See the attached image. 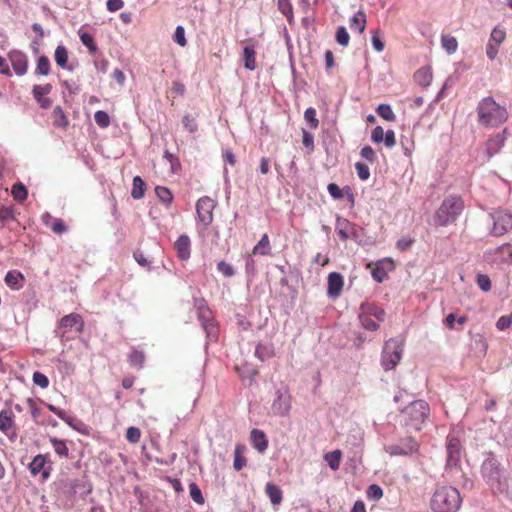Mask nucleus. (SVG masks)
Masks as SVG:
<instances>
[{
  "label": "nucleus",
  "mask_w": 512,
  "mask_h": 512,
  "mask_svg": "<svg viewBox=\"0 0 512 512\" xmlns=\"http://www.w3.org/2000/svg\"><path fill=\"white\" fill-rule=\"evenodd\" d=\"M493 219L492 234L502 236L512 229V214L505 210H496L491 214Z\"/></svg>",
  "instance_id": "1a4fd4ad"
},
{
  "label": "nucleus",
  "mask_w": 512,
  "mask_h": 512,
  "mask_svg": "<svg viewBox=\"0 0 512 512\" xmlns=\"http://www.w3.org/2000/svg\"><path fill=\"white\" fill-rule=\"evenodd\" d=\"M251 445L260 453H264L268 448V439L265 433L259 429H253L250 434Z\"/></svg>",
  "instance_id": "412c9836"
},
{
  "label": "nucleus",
  "mask_w": 512,
  "mask_h": 512,
  "mask_svg": "<svg viewBox=\"0 0 512 512\" xmlns=\"http://www.w3.org/2000/svg\"><path fill=\"white\" fill-rule=\"evenodd\" d=\"M53 125L61 128H66L69 121L61 107L57 106L52 112Z\"/></svg>",
  "instance_id": "473e14b6"
},
{
  "label": "nucleus",
  "mask_w": 512,
  "mask_h": 512,
  "mask_svg": "<svg viewBox=\"0 0 512 512\" xmlns=\"http://www.w3.org/2000/svg\"><path fill=\"white\" fill-rule=\"evenodd\" d=\"M477 284L479 288L485 292L491 289V281L487 275L479 274L477 276Z\"/></svg>",
  "instance_id": "e2e57ef3"
},
{
  "label": "nucleus",
  "mask_w": 512,
  "mask_h": 512,
  "mask_svg": "<svg viewBox=\"0 0 512 512\" xmlns=\"http://www.w3.org/2000/svg\"><path fill=\"white\" fill-rule=\"evenodd\" d=\"M353 225L347 219L337 218L336 220V233L340 240L343 242L347 241L353 231Z\"/></svg>",
  "instance_id": "5701e85b"
},
{
  "label": "nucleus",
  "mask_w": 512,
  "mask_h": 512,
  "mask_svg": "<svg viewBox=\"0 0 512 512\" xmlns=\"http://www.w3.org/2000/svg\"><path fill=\"white\" fill-rule=\"evenodd\" d=\"M144 361H145V356L142 351L133 350L129 354V363H130V365H132L134 367L141 368L144 364Z\"/></svg>",
  "instance_id": "de8ad7c7"
},
{
  "label": "nucleus",
  "mask_w": 512,
  "mask_h": 512,
  "mask_svg": "<svg viewBox=\"0 0 512 512\" xmlns=\"http://www.w3.org/2000/svg\"><path fill=\"white\" fill-rule=\"evenodd\" d=\"M14 425V414L11 410L0 412V431L7 433Z\"/></svg>",
  "instance_id": "c756f323"
},
{
  "label": "nucleus",
  "mask_w": 512,
  "mask_h": 512,
  "mask_svg": "<svg viewBox=\"0 0 512 512\" xmlns=\"http://www.w3.org/2000/svg\"><path fill=\"white\" fill-rule=\"evenodd\" d=\"M50 443L53 446L54 452L61 458L69 457V448L67 446V441L58 439L55 437L50 438Z\"/></svg>",
  "instance_id": "7c9ffc66"
},
{
  "label": "nucleus",
  "mask_w": 512,
  "mask_h": 512,
  "mask_svg": "<svg viewBox=\"0 0 512 512\" xmlns=\"http://www.w3.org/2000/svg\"><path fill=\"white\" fill-rule=\"evenodd\" d=\"M183 126L190 133H194L198 129V124L196 122V118L190 114H187L182 119Z\"/></svg>",
  "instance_id": "5fc2aeb1"
},
{
  "label": "nucleus",
  "mask_w": 512,
  "mask_h": 512,
  "mask_svg": "<svg viewBox=\"0 0 512 512\" xmlns=\"http://www.w3.org/2000/svg\"><path fill=\"white\" fill-rule=\"evenodd\" d=\"M342 458V452L340 450H334L324 455L325 461L328 463L332 470H338Z\"/></svg>",
  "instance_id": "f704fd0d"
},
{
  "label": "nucleus",
  "mask_w": 512,
  "mask_h": 512,
  "mask_svg": "<svg viewBox=\"0 0 512 512\" xmlns=\"http://www.w3.org/2000/svg\"><path fill=\"white\" fill-rule=\"evenodd\" d=\"M278 9L287 18L291 24L293 22V7L290 0H277Z\"/></svg>",
  "instance_id": "a19ab883"
},
{
  "label": "nucleus",
  "mask_w": 512,
  "mask_h": 512,
  "mask_svg": "<svg viewBox=\"0 0 512 512\" xmlns=\"http://www.w3.org/2000/svg\"><path fill=\"white\" fill-rule=\"evenodd\" d=\"M9 60L13 70L18 76H22L27 73L28 58L26 54L18 50H13L9 53Z\"/></svg>",
  "instance_id": "4468645a"
},
{
  "label": "nucleus",
  "mask_w": 512,
  "mask_h": 512,
  "mask_svg": "<svg viewBox=\"0 0 512 512\" xmlns=\"http://www.w3.org/2000/svg\"><path fill=\"white\" fill-rule=\"evenodd\" d=\"M350 27L352 30H357L359 33H363L366 28V14L363 11H358L350 19Z\"/></svg>",
  "instance_id": "2f4dec72"
},
{
  "label": "nucleus",
  "mask_w": 512,
  "mask_h": 512,
  "mask_svg": "<svg viewBox=\"0 0 512 512\" xmlns=\"http://www.w3.org/2000/svg\"><path fill=\"white\" fill-rule=\"evenodd\" d=\"M217 269L221 272L225 277H232L234 275V269L232 265L225 261H219L217 264Z\"/></svg>",
  "instance_id": "052dcab7"
},
{
  "label": "nucleus",
  "mask_w": 512,
  "mask_h": 512,
  "mask_svg": "<svg viewBox=\"0 0 512 512\" xmlns=\"http://www.w3.org/2000/svg\"><path fill=\"white\" fill-rule=\"evenodd\" d=\"M173 39L181 47L186 46L187 40L185 38V30L182 26L176 27Z\"/></svg>",
  "instance_id": "bf43d9fd"
},
{
  "label": "nucleus",
  "mask_w": 512,
  "mask_h": 512,
  "mask_svg": "<svg viewBox=\"0 0 512 512\" xmlns=\"http://www.w3.org/2000/svg\"><path fill=\"white\" fill-rule=\"evenodd\" d=\"M174 247L177 252V256L181 260H188L191 254V241L187 235H181L175 242Z\"/></svg>",
  "instance_id": "aec40b11"
},
{
  "label": "nucleus",
  "mask_w": 512,
  "mask_h": 512,
  "mask_svg": "<svg viewBox=\"0 0 512 512\" xmlns=\"http://www.w3.org/2000/svg\"><path fill=\"white\" fill-rule=\"evenodd\" d=\"M505 38L506 31L504 28L497 26L492 30L486 46V55L490 60H494L497 57L499 47L504 42Z\"/></svg>",
  "instance_id": "ddd939ff"
},
{
  "label": "nucleus",
  "mask_w": 512,
  "mask_h": 512,
  "mask_svg": "<svg viewBox=\"0 0 512 512\" xmlns=\"http://www.w3.org/2000/svg\"><path fill=\"white\" fill-rule=\"evenodd\" d=\"M94 120L96 124L101 128H106L110 125V117L109 115L102 110L95 112Z\"/></svg>",
  "instance_id": "603ef678"
},
{
  "label": "nucleus",
  "mask_w": 512,
  "mask_h": 512,
  "mask_svg": "<svg viewBox=\"0 0 512 512\" xmlns=\"http://www.w3.org/2000/svg\"><path fill=\"white\" fill-rule=\"evenodd\" d=\"M336 41L341 46H348L350 41V36L344 26H340L336 31Z\"/></svg>",
  "instance_id": "8fccbe9b"
},
{
  "label": "nucleus",
  "mask_w": 512,
  "mask_h": 512,
  "mask_svg": "<svg viewBox=\"0 0 512 512\" xmlns=\"http://www.w3.org/2000/svg\"><path fill=\"white\" fill-rule=\"evenodd\" d=\"M52 90L51 84H45V85H34L32 89V94L37 101V103L42 108H49L52 105V100L50 98L45 97L48 95Z\"/></svg>",
  "instance_id": "f3484780"
},
{
  "label": "nucleus",
  "mask_w": 512,
  "mask_h": 512,
  "mask_svg": "<svg viewBox=\"0 0 512 512\" xmlns=\"http://www.w3.org/2000/svg\"><path fill=\"white\" fill-rule=\"evenodd\" d=\"M215 206L216 202L208 196H203L197 201L196 212L198 219L205 228L213 221V210Z\"/></svg>",
  "instance_id": "9d476101"
},
{
  "label": "nucleus",
  "mask_w": 512,
  "mask_h": 512,
  "mask_svg": "<svg viewBox=\"0 0 512 512\" xmlns=\"http://www.w3.org/2000/svg\"><path fill=\"white\" fill-rule=\"evenodd\" d=\"M141 438V431L137 427H129L126 431V439L130 443H138Z\"/></svg>",
  "instance_id": "13d9d810"
},
{
  "label": "nucleus",
  "mask_w": 512,
  "mask_h": 512,
  "mask_svg": "<svg viewBox=\"0 0 512 512\" xmlns=\"http://www.w3.org/2000/svg\"><path fill=\"white\" fill-rule=\"evenodd\" d=\"M245 451H246V446L244 444H241V443L236 444L235 450H234V461H233V468L236 471H240L247 464V460L244 457Z\"/></svg>",
  "instance_id": "a878e982"
},
{
  "label": "nucleus",
  "mask_w": 512,
  "mask_h": 512,
  "mask_svg": "<svg viewBox=\"0 0 512 512\" xmlns=\"http://www.w3.org/2000/svg\"><path fill=\"white\" fill-rule=\"evenodd\" d=\"M78 486L79 483L76 479H61L58 483V493L64 495L65 497L71 498L76 494Z\"/></svg>",
  "instance_id": "4be33fe9"
},
{
  "label": "nucleus",
  "mask_w": 512,
  "mask_h": 512,
  "mask_svg": "<svg viewBox=\"0 0 512 512\" xmlns=\"http://www.w3.org/2000/svg\"><path fill=\"white\" fill-rule=\"evenodd\" d=\"M11 194L13 198L18 202H24L28 197L27 188L22 183H15L12 186Z\"/></svg>",
  "instance_id": "58836bf2"
},
{
  "label": "nucleus",
  "mask_w": 512,
  "mask_h": 512,
  "mask_svg": "<svg viewBox=\"0 0 512 512\" xmlns=\"http://www.w3.org/2000/svg\"><path fill=\"white\" fill-rule=\"evenodd\" d=\"M344 286L343 276L338 272H331L328 275L327 295L329 298H337L340 296Z\"/></svg>",
  "instance_id": "dca6fc26"
},
{
  "label": "nucleus",
  "mask_w": 512,
  "mask_h": 512,
  "mask_svg": "<svg viewBox=\"0 0 512 512\" xmlns=\"http://www.w3.org/2000/svg\"><path fill=\"white\" fill-rule=\"evenodd\" d=\"M47 456L46 455H36L32 462L29 464V469L32 475H37L42 473V478L45 480L50 475V469H46Z\"/></svg>",
  "instance_id": "6ab92c4d"
},
{
  "label": "nucleus",
  "mask_w": 512,
  "mask_h": 512,
  "mask_svg": "<svg viewBox=\"0 0 512 512\" xmlns=\"http://www.w3.org/2000/svg\"><path fill=\"white\" fill-rule=\"evenodd\" d=\"M476 111L478 122L484 126L497 127L508 119L506 107L497 103L491 96L481 99Z\"/></svg>",
  "instance_id": "f257e3e1"
},
{
  "label": "nucleus",
  "mask_w": 512,
  "mask_h": 512,
  "mask_svg": "<svg viewBox=\"0 0 512 512\" xmlns=\"http://www.w3.org/2000/svg\"><path fill=\"white\" fill-rule=\"evenodd\" d=\"M432 78V71L429 67H422L414 74L415 82L423 87L430 85Z\"/></svg>",
  "instance_id": "c85d7f7f"
},
{
  "label": "nucleus",
  "mask_w": 512,
  "mask_h": 512,
  "mask_svg": "<svg viewBox=\"0 0 512 512\" xmlns=\"http://www.w3.org/2000/svg\"><path fill=\"white\" fill-rule=\"evenodd\" d=\"M51 69V64L47 56L42 55L37 60L35 73L38 75H48Z\"/></svg>",
  "instance_id": "37998d69"
},
{
  "label": "nucleus",
  "mask_w": 512,
  "mask_h": 512,
  "mask_svg": "<svg viewBox=\"0 0 512 512\" xmlns=\"http://www.w3.org/2000/svg\"><path fill=\"white\" fill-rule=\"evenodd\" d=\"M79 36L82 44L89 50V53L95 54L98 50V47L95 43L94 37L82 29L79 31Z\"/></svg>",
  "instance_id": "c9c22d12"
},
{
  "label": "nucleus",
  "mask_w": 512,
  "mask_h": 512,
  "mask_svg": "<svg viewBox=\"0 0 512 512\" xmlns=\"http://www.w3.org/2000/svg\"><path fill=\"white\" fill-rule=\"evenodd\" d=\"M493 261H499L501 263H508L512 260V246L509 243H505L493 250L488 252Z\"/></svg>",
  "instance_id": "a211bd4d"
},
{
  "label": "nucleus",
  "mask_w": 512,
  "mask_h": 512,
  "mask_svg": "<svg viewBox=\"0 0 512 512\" xmlns=\"http://www.w3.org/2000/svg\"><path fill=\"white\" fill-rule=\"evenodd\" d=\"M461 457V442L454 435L447 437V462L449 465H456Z\"/></svg>",
  "instance_id": "2eb2a0df"
},
{
  "label": "nucleus",
  "mask_w": 512,
  "mask_h": 512,
  "mask_svg": "<svg viewBox=\"0 0 512 512\" xmlns=\"http://www.w3.org/2000/svg\"><path fill=\"white\" fill-rule=\"evenodd\" d=\"M441 44L448 54H453L458 49L457 39L450 35H443L441 37Z\"/></svg>",
  "instance_id": "ea45409f"
},
{
  "label": "nucleus",
  "mask_w": 512,
  "mask_h": 512,
  "mask_svg": "<svg viewBox=\"0 0 512 512\" xmlns=\"http://www.w3.org/2000/svg\"><path fill=\"white\" fill-rule=\"evenodd\" d=\"M360 155L362 158L366 159L371 163L376 161V153L370 146H364L360 151Z\"/></svg>",
  "instance_id": "680f3d73"
},
{
  "label": "nucleus",
  "mask_w": 512,
  "mask_h": 512,
  "mask_svg": "<svg viewBox=\"0 0 512 512\" xmlns=\"http://www.w3.org/2000/svg\"><path fill=\"white\" fill-rule=\"evenodd\" d=\"M50 229L58 235L63 234L68 230L63 220L59 218H57L54 223L50 225Z\"/></svg>",
  "instance_id": "69168bd1"
},
{
  "label": "nucleus",
  "mask_w": 512,
  "mask_h": 512,
  "mask_svg": "<svg viewBox=\"0 0 512 512\" xmlns=\"http://www.w3.org/2000/svg\"><path fill=\"white\" fill-rule=\"evenodd\" d=\"M464 208L460 197L450 196L444 199L435 214V221L440 226H447L453 223L461 214Z\"/></svg>",
  "instance_id": "20e7f679"
},
{
  "label": "nucleus",
  "mask_w": 512,
  "mask_h": 512,
  "mask_svg": "<svg viewBox=\"0 0 512 512\" xmlns=\"http://www.w3.org/2000/svg\"><path fill=\"white\" fill-rule=\"evenodd\" d=\"M189 493L190 497L193 499L194 502H196L199 505L204 504L205 499L202 495L199 486L196 483L192 482L189 484Z\"/></svg>",
  "instance_id": "49530a36"
},
{
  "label": "nucleus",
  "mask_w": 512,
  "mask_h": 512,
  "mask_svg": "<svg viewBox=\"0 0 512 512\" xmlns=\"http://www.w3.org/2000/svg\"><path fill=\"white\" fill-rule=\"evenodd\" d=\"M403 413L406 417L405 424L418 431L429 415V405L423 400H417L412 402Z\"/></svg>",
  "instance_id": "423d86ee"
},
{
  "label": "nucleus",
  "mask_w": 512,
  "mask_h": 512,
  "mask_svg": "<svg viewBox=\"0 0 512 512\" xmlns=\"http://www.w3.org/2000/svg\"><path fill=\"white\" fill-rule=\"evenodd\" d=\"M460 492L452 486H440L434 491L430 506L434 512H457L461 506Z\"/></svg>",
  "instance_id": "f03ea898"
},
{
  "label": "nucleus",
  "mask_w": 512,
  "mask_h": 512,
  "mask_svg": "<svg viewBox=\"0 0 512 512\" xmlns=\"http://www.w3.org/2000/svg\"><path fill=\"white\" fill-rule=\"evenodd\" d=\"M55 61L56 64L61 68H66L68 62V50L65 46L59 45L55 49Z\"/></svg>",
  "instance_id": "4c0bfd02"
},
{
  "label": "nucleus",
  "mask_w": 512,
  "mask_h": 512,
  "mask_svg": "<svg viewBox=\"0 0 512 512\" xmlns=\"http://www.w3.org/2000/svg\"><path fill=\"white\" fill-rule=\"evenodd\" d=\"M244 66L248 70L256 69V51L254 45L247 44L243 50Z\"/></svg>",
  "instance_id": "cd10ccee"
},
{
  "label": "nucleus",
  "mask_w": 512,
  "mask_h": 512,
  "mask_svg": "<svg viewBox=\"0 0 512 512\" xmlns=\"http://www.w3.org/2000/svg\"><path fill=\"white\" fill-rule=\"evenodd\" d=\"M145 182L142 180L140 176H135L133 178V187L131 191V196L134 199H141L145 193Z\"/></svg>",
  "instance_id": "e433bc0d"
},
{
  "label": "nucleus",
  "mask_w": 512,
  "mask_h": 512,
  "mask_svg": "<svg viewBox=\"0 0 512 512\" xmlns=\"http://www.w3.org/2000/svg\"><path fill=\"white\" fill-rule=\"evenodd\" d=\"M371 274H372L373 279L375 281H377L378 283L383 282L387 278L386 271L384 270V268H382L380 266H376L375 268H373Z\"/></svg>",
  "instance_id": "338daca9"
},
{
  "label": "nucleus",
  "mask_w": 512,
  "mask_h": 512,
  "mask_svg": "<svg viewBox=\"0 0 512 512\" xmlns=\"http://www.w3.org/2000/svg\"><path fill=\"white\" fill-rule=\"evenodd\" d=\"M482 473L487 483L495 492H506L508 490V477L505 469L493 459L483 463Z\"/></svg>",
  "instance_id": "7ed1b4c3"
},
{
  "label": "nucleus",
  "mask_w": 512,
  "mask_h": 512,
  "mask_svg": "<svg viewBox=\"0 0 512 512\" xmlns=\"http://www.w3.org/2000/svg\"><path fill=\"white\" fill-rule=\"evenodd\" d=\"M73 327H76L78 333H82L84 330V320L78 313H70L63 316L58 322L56 334L61 338V340H67L68 337H66V334Z\"/></svg>",
  "instance_id": "6e6552de"
},
{
  "label": "nucleus",
  "mask_w": 512,
  "mask_h": 512,
  "mask_svg": "<svg viewBox=\"0 0 512 512\" xmlns=\"http://www.w3.org/2000/svg\"><path fill=\"white\" fill-rule=\"evenodd\" d=\"M378 115L387 121H394L396 116L388 104H380L376 109Z\"/></svg>",
  "instance_id": "a18cd8bd"
},
{
  "label": "nucleus",
  "mask_w": 512,
  "mask_h": 512,
  "mask_svg": "<svg viewBox=\"0 0 512 512\" xmlns=\"http://www.w3.org/2000/svg\"><path fill=\"white\" fill-rule=\"evenodd\" d=\"M360 309L359 320L362 327L369 331H376L379 323L384 321L385 311L374 303H364Z\"/></svg>",
  "instance_id": "39448f33"
},
{
  "label": "nucleus",
  "mask_w": 512,
  "mask_h": 512,
  "mask_svg": "<svg viewBox=\"0 0 512 512\" xmlns=\"http://www.w3.org/2000/svg\"><path fill=\"white\" fill-rule=\"evenodd\" d=\"M503 145H504V138L500 134H497V135L491 137L490 139H488L486 142L487 157L491 158L492 156L497 154L501 150Z\"/></svg>",
  "instance_id": "393cba45"
},
{
  "label": "nucleus",
  "mask_w": 512,
  "mask_h": 512,
  "mask_svg": "<svg viewBox=\"0 0 512 512\" xmlns=\"http://www.w3.org/2000/svg\"><path fill=\"white\" fill-rule=\"evenodd\" d=\"M512 323V316L511 315H504L501 316L498 321L496 322V327L498 330L503 331L507 329Z\"/></svg>",
  "instance_id": "774afa93"
},
{
  "label": "nucleus",
  "mask_w": 512,
  "mask_h": 512,
  "mask_svg": "<svg viewBox=\"0 0 512 512\" xmlns=\"http://www.w3.org/2000/svg\"><path fill=\"white\" fill-rule=\"evenodd\" d=\"M274 415L286 416L291 410V395L288 390H277L276 397L271 405Z\"/></svg>",
  "instance_id": "f8f14e48"
},
{
  "label": "nucleus",
  "mask_w": 512,
  "mask_h": 512,
  "mask_svg": "<svg viewBox=\"0 0 512 512\" xmlns=\"http://www.w3.org/2000/svg\"><path fill=\"white\" fill-rule=\"evenodd\" d=\"M418 443L412 437H405L400 439L396 444H391L386 447V452L392 456H407L418 450Z\"/></svg>",
  "instance_id": "9b49d317"
},
{
  "label": "nucleus",
  "mask_w": 512,
  "mask_h": 512,
  "mask_svg": "<svg viewBox=\"0 0 512 512\" xmlns=\"http://www.w3.org/2000/svg\"><path fill=\"white\" fill-rule=\"evenodd\" d=\"M355 169H356L358 177L362 181H366V180L369 179V177H370V169H369V167L365 163H363V162H356L355 163Z\"/></svg>",
  "instance_id": "6e6d98bb"
},
{
  "label": "nucleus",
  "mask_w": 512,
  "mask_h": 512,
  "mask_svg": "<svg viewBox=\"0 0 512 512\" xmlns=\"http://www.w3.org/2000/svg\"><path fill=\"white\" fill-rule=\"evenodd\" d=\"M265 493L269 497L273 505H279L283 500L282 490L273 483H267L265 486Z\"/></svg>",
  "instance_id": "bb28decb"
},
{
  "label": "nucleus",
  "mask_w": 512,
  "mask_h": 512,
  "mask_svg": "<svg viewBox=\"0 0 512 512\" xmlns=\"http://www.w3.org/2000/svg\"><path fill=\"white\" fill-rule=\"evenodd\" d=\"M155 193H156L157 197L159 198V200L161 202H163L164 204L168 205L173 200V195H172L171 191L164 186H157L155 188Z\"/></svg>",
  "instance_id": "c03bdc74"
},
{
  "label": "nucleus",
  "mask_w": 512,
  "mask_h": 512,
  "mask_svg": "<svg viewBox=\"0 0 512 512\" xmlns=\"http://www.w3.org/2000/svg\"><path fill=\"white\" fill-rule=\"evenodd\" d=\"M403 352V343L397 339L385 342L382 351L381 363L385 370H391L399 363Z\"/></svg>",
  "instance_id": "0eeeda50"
},
{
  "label": "nucleus",
  "mask_w": 512,
  "mask_h": 512,
  "mask_svg": "<svg viewBox=\"0 0 512 512\" xmlns=\"http://www.w3.org/2000/svg\"><path fill=\"white\" fill-rule=\"evenodd\" d=\"M304 118L309 123L311 129H316L319 125V120L316 117V110L309 107L304 112Z\"/></svg>",
  "instance_id": "3c124183"
},
{
  "label": "nucleus",
  "mask_w": 512,
  "mask_h": 512,
  "mask_svg": "<svg viewBox=\"0 0 512 512\" xmlns=\"http://www.w3.org/2000/svg\"><path fill=\"white\" fill-rule=\"evenodd\" d=\"M14 210L11 207H1L0 208V222L4 223L8 220H14Z\"/></svg>",
  "instance_id": "0e129e2a"
},
{
  "label": "nucleus",
  "mask_w": 512,
  "mask_h": 512,
  "mask_svg": "<svg viewBox=\"0 0 512 512\" xmlns=\"http://www.w3.org/2000/svg\"><path fill=\"white\" fill-rule=\"evenodd\" d=\"M5 283L13 290H20L24 286L25 278L20 271H9L5 276Z\"/></svg>",
  "instance_id": "b1692460"
},
{
  "label": "nucleus",
  "mask_w": 512,
  "mask_h": 512,
  "mask_svg": "<svg viewBox=\"0 0 512 512\" xmlns=\"http://www.w3.org/2000/svg\"><path fill=\"white\" fill-rule=\"evenodd\" d=\"M270 241L267 234L262 235L260 241L254 246L252 253L254 255H268L270 254Z\"/></svg>",
  "instance_id": "72a5a7b5"
},
{
  "label": "nucleus",
  "mask_w": 512,
  "mask_h": 512,
  "mask_svg": "<svg viewBox=\"0 0 512 512\" xmlns=\"http://www.w3.org/2000/svg\"><path fill=\"white\" fill-rule=\"evenodd\" d=\"M26 404L31 413L33 420L37 421L41 415V408L39 407L37 401L33 398H28L26 400Z\"/></svg>",
  "instance_id": "864d4df0"
},
{
  "label": "nucleus",
  "mask_w": 512,
  "mask_h": 512,
  "mask_svg": "<svg viewBox=\"0 0 512 512\" xmlns=\"http://www.w3.org/2000/svg\"><path fill=\"white\" fill-rule=\"evenodd\" d=\"M32 379H33V382L35 385H37L43 389L47 388L49 385V380H48L47 376L39 371H36L33 373Z\"/></svg>",
  "instance_id": "4d7b16f0"
},
{
  "label": "nucleus",
  "mask_w": 512,
  "mask_h": 512,
  "mask_svg": "<svg viewBox=\"0 0 512 512\" xmlns=\"http://www.w3.org/2000/svg\"><path fill=\"white\" fill-rule=\"evenodd\" d=\"M255 354L261 361H264L274 355V349L272 345L258 344L255 349Z\"/></svg>",
  "instance_id": "79ce46f5"
},
{
  "label": "nucleus",
  "mask_w": 512,
  "mask_h": 512,
  "mask_svg": "<svg viewBox=\"0 0 512 512\" xmlns=\"http://www.w3.org/2000/svg\"><path fill=\"white\" fill-rule=\"evenodd\" d=\"M366 495L369 500L378 501L383 496V490L379 485L372 484L367 488Z\"/></svg>",
  "instance_id": "09e8293b"
}]
</instances>
